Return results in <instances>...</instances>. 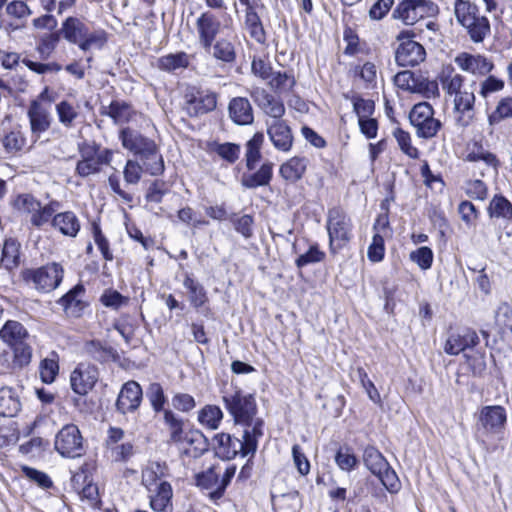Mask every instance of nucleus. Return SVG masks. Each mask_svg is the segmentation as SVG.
<instances>
[{
    "mask_svg": "<svg viewBox=\"0 0 512 512\" xmlns=\"http://www.w3.org/2000/svg\"><path fill=\"white\" fill-rule=\"evenodd\" d=\"M222 401L235 424L244 426L254 436L264 435V420L256 417L258 407L253 394L235 387L223 392Z\"/></svg>",
    "mask_w": 512,
    "mask_h": 512,
    "instance_id": "f257e3e1",
    "label": "nucleus"
},
{
    "mask_svg": "<svg viewBox=\"0 0 512 512\" xmlns=\"http://www.w3.org/2000/svg\"><path fill=\"white\" fill-rule=\"evenodd\" d=\"M507 421V413L500 405H488L481 408L475 424L474 437L477 443L488 453L494 452L498 446Z\"/></svg>",
    "mask_w": 512,
    "mask_h": 512,
    "instance_id": "f03ea898",
    "label": "nucleus"
},
{
    "mask_svg": "<svg viewBox=\"0 0 512 512\" xmlns=\"http://www.w3.org/2000/svg\"><path fill=\"white\" fill-rule=\"evenodd\" d=\"M58 31L66 41L78 45L82 51L92 48L100 50L107 43V34L104 30L93 29L78 17H67Z\"/></svg>",
    "mask_w": 512,
    "mask_h": 512,
    "instance_id": "7ed1b4c3",
    "label": "nucleus"
},
{
    "mask_svg": "<svg viewBox=\"0 0 512 512\" xmlns=\"http://www.w3.org/2000/svg\"><path fill=\"white\" fill-rule=\"evenodd\" d=\"M439 81L442 85L444 92L453 96L454 110L460 114L471 112L474 109L476 97L473 85L476 82H472L470 89L464 86L465 77L457 72L452 66L445 67L440 76Z\"/></svg>",
    "mask_w": 512,
    "mask_h": 512,
    "instance_id": "20e7f679",
    "label": "nucleus"
},
{
    "mask_svg": "<svg viewBox=\"0 0 512 512\" xmlns=\"http://www.w3.org/2000/svg\"><path fill=\"white\" fill-rule=\"evenodd\" d=\"M263 436H256L247 430L243 431L242 440L228 433H218L213 437L215 454L223 460L234 459L238 454L242 457L254 455L258 442Z\"/></svg>",
    "mask_w": 512,
    "mask_h": 512,
    "instance_id": "39448f33",
    "label": "nucleus"
},
{
    "mask_svg": "<svg viewBox=\"0 0 512 512\" xmlns=\"http://www.w3.org/2000/svg\"><path fill=\"white\" fill-rule=\"evenodd\" d=\"M326 229L329 236V250L332 254L344 248L352 238V221L340 207L328 210Z\"/></svg>",
    "mask_w": 512,
    "mask_h": 512,
    "instance_id": "423d86ee",
    "label": "nucleus"
},
{
    "mask_svg": "<svg viewBox=\"0 0 512 512\" xmlns=\"http://www.w3.org/2000/svg\"><path fill=\"white\" fill-rule=\"evenodd\" d=\"M415 33L412 30H402L397 36L399 42L395 50V61L401 67H415L426 58L425 48L413 40Z\"/></svg>",
    "mask_w": 512,
    "mask_h": 512,
    "instance_id": "0eeeda50",
    "label": "nucleus"
},
{
    "mask_svg": "<svg viewBox=\"0 0 512 512\" xmlns=\"http://www.w3.org/2000/svg\"><path fill=\"white\" fill-rule=\"evenodd\" d=\"M439 7L432 0H402L393 10L392 17L405 25H413L425 17H433Z\"/></svg>",
    "mask_w": 512,
    "mask_h": 512,
    "instance_id": "6e6552de",
    "label": "nucleus"
},
{
    "mask_svg": "<svg viewBox=\"0 0 512 512\" xmlns=\"http://www.w3.org/2000/svg\"><path fill=\"white\" fill-rule=\"evenodd\" d=\"M54 447L65 458L75 459L86 453L84 438L75 424H66L58 431Z\"/></svg>",
    "mask_w": 512,
    "mask_h": 512,
    "instance_id": "1a4fd4ad",
    "label": "nucleus"
},
{
    "mask_svg": "<svg viewBox=\"0 0 512 512\" xmlns=\"http://www.w3.org/2000/svg\"><path fill=\"white\" fill-rule=\"evenodd\" d=\"M433 114V107L427 102L415 104L410 111L409 120L419 138H433L441 129V121L434 118Z\"/></svg>",
    "mask_w": 512,
    "mask_h": 512,
    "instance_id": "9d476101",
    "label": "nucleus"
},
{
    "mask_svg": "<svg viewBox=\"0 0 512 512\" xmlns=\"http://www.w3.org/2000/svg\"><path fill=\"white\" fill-rule=\"evenodd\" d=\"M81 159L77 162L75 172L78 176L86 178L101 172L103 165H109L113 158V151L99 146L80 149Z\"/></svg>",
    "mask_w": 512,
    "mask_h": 512,
    "instance_id": "9b49d317",
    "label": "nucleus"
},
{
    "mask_svg": "<svg viewBox=\"0 0 512 512\" xmlns=\"http://www.w3.org/2000/svg\"><path fill=\"white\" fill-rule=\"evenodd\" d=\"M64 270L58 263H51L37 269H27L23 279L32 282L37 290L50 292L56 289L63 279Z\"/></svg>",
    "mask_w": 512,
    "mask_h": 512,
    "instance_id": "f8f14e48",
    "label": "nucleus"
},
{
    "mask_svg": "<svg viewBox=\"0 0 512 512\" xmlns=\"http://www.w3.org/2000/svg\"><path fill=\"white\" fill-rule=\"evenodd\" d=\"M99 378L98 368L90 363H79L70 374V387L79 395H87L95 386Z\"/></svg>",
    "mask_w": 512,
    "mask_h": 512,
    "instance_id": "ddd939ff",
    "label": "nucleus"
},
{
    "mask_svg": "<svg viewBox=\"0 0 512 512\" xmlns=\"http://www.w3.org/2000/svg\"><path fill=\"white\" fill-rule=\"evenodd\" d=\"M455 64L463 71L474 76L484 77L490 74L495 65L493 61L483 54L461 52L454 58Z\"/></svg>",
    "mask_w": 512,
    "mask_h": 512,
    "instance_id": "4468645a",
    "label": "nucleus"
},
{
    "mask_svg": "<svg viewBox=\"0 0 512 512\" xmlns=\"http://www.w3.org/2000/svg\"><path fill=\"white\" fill-rule=\"evenodd\" d=\"M217 106V94L196 90L186 95L184 109L190 117H198L213 111Z\"/></svg>",
    "mask_w": 512,
    "mask_h": 512,
    "instance_id": "2eb2a0df",
    "label": "nucleus"
},
{
    "mask_svg": "<svg viewBox=\"0 0 512 512\" xmlns=\"http://www.w3.org/2000/svg\"><path fill=\"white\" fill-rule=\"evenodd\" d=\"M119 139L125 149L139 158H142V156L157 148L154 140L145 137L139 131L130 127L121 129Z\"/></svg>",
    "mask_w": 512,
    "mask_h": 512,
    "instance_id": "dca6fc26",
    "label": "nucleus"
},
{
    "mask_svg": "<svg viewBox=\"0 0 512 512\" xmlns=\"http://www.w3.org/2000/svg\"><path fill=\"white\" fill-rule=\"evenodd\" d=\"M27 116L30 123L31 136L37 140L51 126L52 116L50 110L37 100H33L28 108Z\"/></svg>",
    "mask_w": 512,
    "mask_h": 512,
    "instance_id": "f3484780",
    "label": "nucleus"
},
{
    "mask_svg": "<svg viewBox=\"0 0 512 512\" xmlns=\"http://www.w3.org/2000/svg\"><path fill=\"white\" fill-rule=\"evenodd\" d=\"M267 134L274 148L281 152H289L293 146V134L290 126L284 120L266 122Z\"/></svg>",
    "mask_w": 512,
    "mask_h": 512,
    "instance_id": "a211bd4d",
    "label": "nucleus"
},
{
    "mask_svg": "<svg viewBox=\"0 0 512 512\" xmlns=\"http://www.w3.org/2000/svg\"><path fill=\"white\" fill-rule=\"evenodd\" d=\"M196 28L198 32L199 45L202 48H208L220 33L221 22L212 12L206 11L198 17L196 21Z\"/></svg>",
    "mask_w": 512,
    "mask_h": 512,
    "instance_id": "6ab92c4d",
    "label": "nucleus"
},
{
    "mask_svg": "<svg viewBox=\"0 0 512 512\" xmlns=\"http://www.w3.org/2000/svg\"><path fill=\"white\" fill-rule=\"evenodd\" d=\"M250 96L257 106L263 112L272 118V120H283L282 116L285 114V106L283 102L276 99L272 94L263 88H253L250 91Z\"/></svg>",
    "mask_w": 512,
    "mask_h": 512,
    "instance_id": "aec40b11",
    "label": "nucleus"
},
{
    "mask_svg": "<svg viewBox=\"0 0 512 512\" xmlns=\"http://www.w3.org/2000/svg\"><path fill=\"white\" fill-rule=\"evenodd\" d=\"M142 400L141 386L135 381L126 382L118 395L116 408L122 414L135 411Z\"/></svg>",
    "mask_w": 512,
    "mask_h": 512,
    "instance_id": "412c9836",
    "label": "nucleus"
},
{
    "mask_svg": "<svg viewBox=\"0 0 512 512\" xmlns=\"http://www.w3.org/2000/svg\"><path fill=\"white\" fill-rule=\"evenodd\" d=\"M228 114L236 125H250L254 121L253 108L245 97L232 98L228 105Z\"/></svg>",
    "mask_w": 512,
    "mask_h": 512,
    "instance_id": "4be33fe9",
    "label": "nucleus"
},
{
    "mask_svg": "<svg viewBox=\"0 0 512 512\" xmlns=\"http://www.w3.org/2000/svg\"><path fill=\"white\" fill-rule=\"evenodd\" d=\"M85 293V288L82 284H77L64 294L59 300L65 313L72 317H80L85 308V303L82 296Z\"/></svg>",
    "mask_w": 512,
    "mask_h": 512,
    "instance_id": "5701e85b",
    "label": "nucleus"
},
{
    "mask_svg": "<svg viewBox=\"0 0 512 512\" xmlns=\"http://www.w3.org/2000/svg\"><path fill=\"white\" fill-rule=\"evenodd\" d=\"M479 343V337L474 330L467 329L462 334H451L446 340L444 351L449 355H458Z\"/></svg>",
    "mask_w": 512,
    "mask_h": 512,
    "instance_id": "b1692460",
    "label": "nucleus"
},
{
    "mask_svg": "<svg viewBox=\"0 0 512 512\" xmlns=\"http://www.w3.org/2000/svg\"><path fill=\"white\" fill-rule=\"evenodd\" d=\"M203 49L222 64L232 65L236 62L235 44L227 38H219L211 43L210 47Z\"/></svg>",
    "mask_w": 512,
    "mask_h": 512,
    "instance_id": "393cba45",
    "label": "nucleus"
},
{
    "mask_svg": "<svg viewBox=\"0 0 512 512\" xmlns=\"http://www.w3.org/2000/svg\"><path fill=\"white\" fill-rule=\"evenodd\" d=\"M308 162L305 157H292L280 166L279 173L287 182L296 183L305 174Z\"/></svg>",
    "mask_w": 512,
    "mask_h": 512,
    "instance_id": "a878e982",
    "label": "nucleus"
},
{
    "mask_svg": "<svg viewBox=\"0 0 512 512\" xmlns=\"http://www.w3.org/2000/svg\"><path fill=\"white\" fill-rule=\"evenodd\" d=\"M83 352L85 355L99 363H105L117 358L116 350L108 345L102 344L98 340H91L84 344Z\"/></svg>",
    "mask_w": 512,
    "mask_h": 512,
    "instance_id": "bb28decb",
    "label": "nucleus"
},
{
    "mask_svg": "<svg viewBox=\"0 0 512 512\" xmlns=\"http://www.w3.org/2000/svg\"><path fill=\"white\" fill-rule=\"evenodd\" d=\"M273 175V164L263 163L258 171L252 174H244L241 178V184L248 189H255L260 186H266L270 183Z\"/></svg>",
    "mask_w": 512,
    "mask_h": 512,
    "instance_id": "cd10ccee",
    "label": "nucleus"
},
{
    "mask_svg": "<svg viewBox=\"0 0 512 512\" xmlns=\"http://www.w3.org/2000/svg\"><path fill=\"white\" fill-rule=\"evenodd\" d=\"M21 409V402L16 391L11 387L0 388V416L14 417Z\"/></svg>",
    "mask_w": 512,
    "mask_h": 512,
    "instance_id": "c85d7f7f",
    "label": "nucleus"
},
{
    "mask_svg": "<svg viewBox=\"0 0 512 512\" xmlns=\"http://www.w3.org/2000/svg\"><path fill=\"white\" fill-rule=\"evenodd\" d=\"M508 119H512L511 95L499 98L494 109L487 114V122L490 127H496Z\"/></svg>",
    "mask_w": 512,
    "mask_h": 512,
    "instance_id": "c756f323",
    "label": "nucleus"
},
{
    "mask_svg": "<svg viewBox=\"0 0 512 512\" xmlns=\"http://www.w3.org/2000/svg\"><path fill=\"white\" fill-rule=\"evenodd\" d=\"M52 226L69 237H75L80 230V222L71 211L56 214L52 218Z\"/></svg>",
    "mask_w": 512,
    "mask_h": 512,
    "instance_id": "7c9ffc66",
    "label": "nucleus"
},
{
    "mask_svg": "<svg viewBox=\"0 0 512 512\" xmlns=\"http://www.w3.org/2000/svg\"><path fill=\"white\" fill-rule=\"evenodd\" d=\"M0 337L11 347L27 341L29 334L20 322L9 320L1 328Z\"/></svg>",
    "mask_w": 512,
    "mask_h": 512,
    "instance_id": "2f4dec72",
    "label": "nucleus"
},
{
    "mask_svg": "<svg viewBox=\"0 0 512 512\" xmlns=\"http://www.w3.org/2000/svg\"><path fill=\"white\" fill-rule=\"evenodd\" d=\"M156 493L150 496V507L155 512H166L172 505V487L167 481H161L155 488Z\"/></svg>",
    "mask_w": 512,
    "mask_h": 512,
    "instance_id": "473e14b6",
    "label": "nucleus"
},
{
    "mask_svg": "<svg viewBox=\"0 0 512 512\" xmlns=\"http://www.w3.org/2000/svg\"><path fill=\"white\" fill-rule=\"evenodd\" d=\"M487 212L490 218L512 222V203L502 194H496L491 199Z\"/></svg>",
    "mask_w": 512,
    "mask_h": 512,
    "instance_id": "72a5a7b5",
    "label": "nucleus"
},
{
    "mask_svg": "<svg viewBox=\"0 0 512 512\" xmlns=\"http://www.w3.org/2000/svg\"><path fill=\"white\" fill-rule=\"evenodd\" d=\"M189 63V55L181 51L161 56L157 61V66L162 71L174 73L179 69L187 68Z\"/></svg>",
    "mask_w": 512,
    "mask_h": 512,
    "instance_id": "f704fd0d",
    "label": "nucleus"
},
{
    "mask_svg": "<svg viewBox=\"0 0 512 512\" xmlns=\"http://www.w3.org/2000/svg\"><path fill=\"white\" fill-rule=\"evenodd\" d=\"M474 43H481L490 33V22L486 16H478L462 25Z\"/></svg>",
    "mask_w": 512,
    "mask_h": 512,
    "instance_id": "c9c22d12",
    "label": "nucleus"
},
{
    "mask_svg": "<svg viewBox=\"0 0 512 512\" xmlns=\"http://www.w3.org/2000/svg\"><path fill=\"white\" fill-rule=\"evenodd\" d=\"M132 112V108L128 103L118 100H114L109 106L101 108V114L109 116L116 124L127 123L131 118Z\"/></svg>",
    "mask_w": 512,
    "mask_h": 512,
    "instance_id": "e433bc0d",
    "label": "nucleus"
},
{
    "mask_svg": "<svg viewBox=\"0 0 512 512\" xmlns=\"http://www.w3.org/2000/svg\"><path fill=\"white\" fill-rule=\"evenodd\" d=\"M363 461L366 468L373 474H381L383 469H387L388 461L382 453L374 446H367L363 452Z\"/></svg>",
    "mask_w": 512,
    "mask_h": 512,
    "instance_id": "4c0bfd02",
    "label": "nucleus"
},
{
    "mask_svg": "<svg viewBox=\"0 0 512 512\" xmlns=\"http://www.w3.org/2000/svg\"><path fill=\"white\" fill-rule=\"evenodd\" d=\"M184 287L189 292V301L191 305L199 309L208 301L207 292L203 285L187 275L183 281Z\"/></svg>",
    "mask_w": 512,
    "mask_h": 512,
    "instance_id": "58836bf2",
    "label": "nucleus"
},
{
    "mask_svg": "<svg viewBox=\"0 0 512 512\" xmlns=\"http://www.w3.org/2000/svg\"><path fill=\"white\" fill-rule=\"evenodd\" d=\"M244 25L250 37L257 43L264 44L266 42V32L257 11L245 13Z\"/></svg>",
    "mask_w": 512,
    "mask_h": 512,
    "instance_id": "ea45409f",
    "label": "nucleus"
},
{
    "mask_svg": "<svg viewBox=\"0 0 512 512\" xmlns=\"http://www.w3.org/2000/svg\"><path fill=\"white\" fill-rule=\"evenodd\" d=\"M142 163L143 171L149 173L152 176H159L164 173L165 165L163 157L158 149L150 151L146 155L139 158Z\"/></svg>",
    "mask_w": 512,
    "mask_h": 512,
    "instance_id": "a19ab883",
    "label": "nucleus"
},
{
    "mask_svg": "<svg viewBox=\"0 0 512 512\" xmlns=\"http://www.w3.org/2000/svg\"><path fill=\"white\" fill-rule=\"evenodd\" d=\"M168 476V467L166 463L151 462L142 474L143 484L151 491L153 485H158L157 481Z\"/></svg>",
    "mask_w": 512,
    "mask_h": 512,
    "instance_id": "79ce46f5",
    "label": "nucleus"
},
{
    "mask_svg": "<svg viewBox=\"0 0 512 512\" xmlns=\"http://www.w3.org/2000/svg\"><path fill=\"white\" fill-rule=\"evenodd\" d=\"M264 142V134L257 132L246 144V167L248 170H254L257 162L261 158L260 149Z\"/></svg>",
    "mask_w": 512,
    "mask_h": 512,
    "instance_id": "37998d69",
    "label": "nucleus"
},
{
    "mask_svg": "<svg viewBox=\"0 0 512 512\" xmlns=\"http://www.w3.org/2000/svg\"><path fill=\"white\" fill-rule=\"evenodd\" d=\"M454 14L461 26L480 16L478 6L468 0H456L454 3Z\"/></svg>",
    "mask_w": 512,
    "mask_h": 512,
    "instance_id": "c03bdc74",
    "label": "nucleus"
},
{
    "mask_svg": "<svg viewBox=\"0 0 512 512\" xmlns=\"http://www.w3.org/2000/svg\"><path fill=\"white\" fill-rule=\"evenodd\" d=\"M163 414L164 422L170 431V441L173 443L183 442L185 438L183 431V420L169 409L163 410Z\"/></svg>",
    "mask_w": 512,
    "mask_h": 512,
    "instance_id": "a18cd8bd",
    "label": "nucleus"
},
{
    "mask_svg": "<svg viewBox=\"0 0 512 512\" xmlns=\"http://www.w3.org/2000/svg\"><path fill=\"white\" fill-rule=\"evenodd\" d=\"M222 419L223 412L217 405H206L199 411L198 414V421L202 425L212 430H215L219 427Z\"/></svg>",
    "mask_w": 512,
    "mask_h": 512,
    "instance_id": "49530a36",
    "label": "nucleus"
},
{
    "mask_svg": "<svg viewBox=\"0 0 512 512\" xmlns=\"http://www.w3.org/2000/svg\"><path fill=\"white\" fill-rule=\"evenodd\" d=\"M20 244L13 238L4 241L1 264L8 270L13 269L19 263Z\"/></svg>",
    "mask_w": 512,
    "mask_h": 512,
    "instance_id": "de8ad7c7",
    "label": "nucleus"
},
{
    "mask_svg": "<svg viewBox=\"0 0 512 512\" xmlns=\"http://www.w3.org/2000/svg\"><path fill=\"white\" fill-rule=\"evenodd\" d=\"M412 93L421 94L427 99L437 98L440 96L438 82L436 80H430L423 75H417Z\"/></svg>",
    "mask_w": 512,
    "mask_h": 512,
    "instance_id": "09e8293b",
    "label": "nucleus"
},
{
    "mask_svg": "<svg viewBox=\"0 0 512 512\" xmlns=\"http://www.w3.org/2000/svg\"><path fill=\"white\" fill-rule=\"evenodd\" d=\"M484 77L485 79L479 83L478 94L481 98L488 99L492 94L501 92L505 88L503 79L491 74Z\"/></svg>",
    "mask_w": 512,
    "mask_h": 512,
    "instance_id": "8fccbe9b",
    "label": "nucleus"
},
{
    "mask_svg": "<svg viewBox=\"0 0 512 512\" xmlns=\"http://www.w3.org/2000/svg\"><path fill=\"white\" fill-rule=\"evenodd\" d=\"M56 114L59 122L66 128H71L74 125L75 119L78 117V112L75 107L68 101L63 100L55 106Z\"/></svg>",
    "mask_w": 512,
    "mask_h": 512,
    "instance_id": "3c124183",
    "label": "nucleus"
},
{
    "mask_svg": "<svg viewBox=\"0 0 512 512\" xmlns=\"http://www.w3.org/2000/svg\"><path fill=\"white\" fill-rule=\"evenodd\" d=\"M269 85L273 90L276 92L282 93V92H288L290 91L293 86L295 85V78L294 76L289 72H275L272 73L270 77Z\"/></svg>",
    "mask_w": 512,
    "mask_h": 512,
    "instance_id": "603ef678",
    "label": "nucleus"
},
{
    "mask_svg": "<svg viewBox=\"0 0 512 512\" xmlns=\"http://www.w3.org/2000/svg\"><path fill=\"white\" fill-rule=\"evenodd\" d=\"M184 441L193 447L195 457L201 456L209 449V442L207 438L199 430H193L185 433Z\"/></svg>",
    "mask_w": 512,
    "mask_h": 512,
    "instance_id": "864d4df0",
    "label": "nucleus"
},
{
    "mask_svg": "<svg viewBox=\"0 0 512 512\" xmlns=\"http://www.w3.org/2000/svg\"><path fill=\"white\" fill-rule=\"evenodd\" d=\"M325 252L319 249L318 244H313L309 247L308 251L299 255L295 260V265L298 268H303L309 264L322 262L325 259Z\"/></svg>",
    "mask_w": 512,
    "mask_h": 512,
    "instance_id": "5fc2aeb1",
    "label": "nucleus"
},
{
    "mask_svg": "<svg viewBox=\"0 0 512 512\" xmlns=\"http://www.w3.org/2000/svg\"><path fill=\"white\" fill-rule=\"evenodd\" d=\"M13 351V365L15 367L23 368L27 366L32 357V348L27 343V341L18 343L16 345L11 346Z\"/></svg>",
    "mask_w": 512,
    "mask_h": 512,
    "instance_id": "6e6d98bb",
    "label": "nucleus"
},
{
    "mask_svg": "<svg viewBox=\"0 0 512 512\" xmlns=\"http://www.w3.org/2000/svg\"><path fill=\"white\" fill-rule=\"evenodd\" d=\"M60 36V32L56 31L49 34H45L41 37L37 46V51L42 59H47L50 56V54L54 51V49L60 41Z\"/></svg>",
    "mask_w": 512,
    "mask_h": 512,
    "instance_id": "4d7b16f0",
    "label": "nucleus"
},
{
    "mask_svg": "<svg viewBox=\"0 0 512 512\" xmlns=\"http://www.w3.org/2000/svg\"><path fill=\"white\" fill-rule=\"evenodd\" d=\"M59 372V364L56 359L45 358L40 362L39 373L42 382L51 384L55 381Z\"/></svg>",
    "mask_w": 512,
    "mask_h": 512,
    "instance_id": "13d9d810",
    "label": "nucleus"
},
{
    "mask_svg": "<svg viewBox=\"0 0 512 512\" xmlns=\"http://www.w3.org/2000/svg\"><path fill=\"white\" fill-rule=\"evenodd\" d=\"M229 220L233 224L234 229L244 238L248 239L253 235L254 219L251 215L245 214L237 216L236 214H233Z\"/></svg>",
    "mask_w": 512,
    "mask_h": 512,
    "instance_id": "bf43d9fd",
    "label": "nucleus"
},
{
    "mask_svg": "<svg viewBox=\"0 0 512 512\" xmlns=\"http://www.w3.org/2000/svg\"><path fill=\"white\" fill-rule=\"evenodd\" d=\"M335 462L341 470L347 472L353 470L358 464L356 456L349 447L339 448L335 455Z\"/></svg>",
    "mask_w": 512,
    "mask_h": 512,
    "instance_id": "052dcab7",
    "label": "nucleus"
},
{
    "mask_svg": "<svg viewBox=\"0 0 512 512\" xmlns=\"http://www.w3.org/2000/svg\"><path fill=\"white\" fill-rule=\"evenodd\" d=\"M376 476L390 493H397L400 490L401 482L390 464L387 466V469H383L381 474Z\"/></svg>",
    "mask_w": 512,
    "mask_h": 512,
    "instance_id": "680f3d73",
    "label": "nucleus"
},
{
    "mask_svg": "<svg viewBox=\"0 0 512 512\" xmlns=\"http://www.w3.org/2000/svg\"><path fill=\"white\" fill-rule=\"evenodd\" d=\"M394 136L404 154L412 159H417L419 157V151L411 144V137L408 132L397 128L394 132Z\"/></svg>",
    "mask_w": 512,
    "mask_h": 512,
    "instance_id": "e2e57ef3",
    "label": "nucleus"
},
{
    "mask_svg": "<svg viewBox=\"0 0 512 512\" xmlns=\"http://www.w3.org/2000/svg\"><path fill=\"white\" fill-rule=\"evenodd\" d=\"M92 233H93V239L95 244L97 245L98 249L100 250L103 258L107 261L113 260V254L110 251L109 247V241L105 237V235L102 233L101 227L99 224L94 222L92 224Z\"/></svg>",
    "mask_w": 512,
    "mask_h": 512,
    "instance_id": "0e129e2a",
    "label": "nucleus"
},
{
    "mask_svg": "<svg viewBox=\"0 0 512 512\" xmlns=\"http://www.w3.org/2000/svg\"><path fill=\"white\" fill-rule=\"evenodd\" d=\"M410 259L421 269L427 270L433 263V251L427 246H422L410 253Z\"/></svg>",
    "mask_w": 512,
    "mask_h": 512,
    "instance_id": "69168bd1",
    "label": "nucleus"
},
{
    "mask_svg": "<svg viewBox=\"0 0 512 512\" xmlns=\"http://www.w3.org/2000/svg\"><path fill=\"white\" fill-rule=\"evenodd\" d=\"M214 151L219 155L222 159L227 162L233 164L235 163L240 155V146L235 143H222L217 144Z\"/></svg>",
    "mask_w": 512,
    "mask_h": 512,
    "instance_id": "338daca9",
    "label": "nucleus"
},
{
    "mask_svg": "<svg viewBox=\"0 0 512 512\" xmlns=\"http://www.w3.org/2000/svg\"><path fill=\"white\" fill-rule=\"evenodd\" d=\"M495 322L501 329H512V308L503 302L495 312Z\"/></svg>",
    "mask_w": 512,
    "mask_h": 512,
    "instance_id": "774afa93",
    "label": "nucleus"
}]
</instances>
